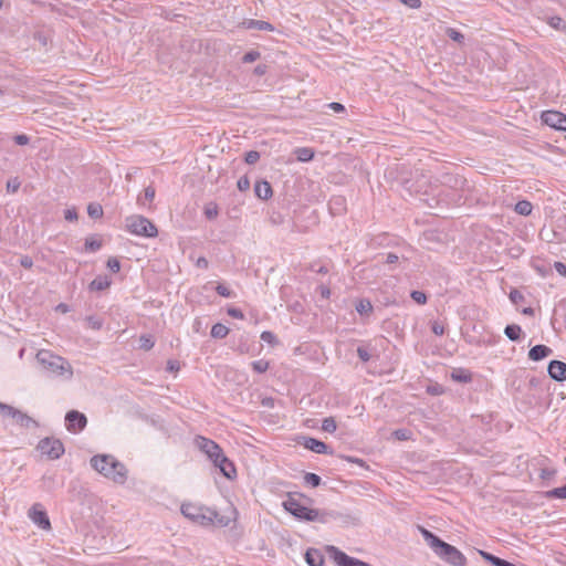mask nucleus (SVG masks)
<instances>
[{
    "label": "nucleus",
    "mask_w": 566,
    "mask_h": 566,
    "mask_svg": "<svg viewBox=\"0 0 566 566\" xmlns=\"http://www.w3.org/2000/svg\"><path fill=\"white\" fill-rule=\"evenodd\" d=\"M549 496L556 497V499H566V485L555 488L552 491H549Z\"/></svg>",
    "instance_id": "46"
},
{
    "label": "nucleus",
    "mask_w": 566,
    "mask_h": 566,
    "mask_svg": "<svg viewBox=\"0 0 566 566\" xmlns=\"http://www.w3.org/2000/svg\"><path fill=\"white\" fill-rule=\"evenodd\" d=\"M553 354L552 348L546 345H535L528 352V358L533 361H539Z\"/></svg>",
    "instance_id": "17"
},
{
    "label": "nucleus",
    "mask_w": 566,
    "mask_h": 566,
    "mask_svg": "<svg viewBox=\"0 0 566 566\" xmlns=\"http://www.w3.org/2000/svg\"><path fill=\"white\" fill-rule=\"evenodd\" d=\"M14 422L23 428H30L31 426L38 427V422L32 419L27 413L22 412L21 410L17 409L13 417H11Z\"/></svg>",
    "instance_id": "20"
},
{
    "label": "nucleus",
    "mask_w": 566,
    "mask_h": 566,
    "mask_svg": "<svg viewBox=\"0 0 566 566\" xmlns=\"http://www.w3.org/2000/svg\"><path fill=\"white\" fill-rule=\"evenodd\" d=\"M304 481L306 484L311 485L312 488H317L321 484L322 479L316 473L307 472L304 475Z\"/></svg>",
    "instance_id": "33"
},
{
    "label": "nucleus",
    "mask_w": 566,
    "mask_h": 566,
    "mask_svg": "<svg viewBox=\"0 0 566 566\" xmlns=\"http://www.w3.org/2000/svg\"><path fill=\"white\" fill-rule=\"evenodd\" d=\"M431 329L432 332L438 335V336H441L444 334V327L442 324L438 323V322H434L431 326Z\"/></svg>",
    "instance_id": "61"
},
{
    "label": "nucleus",
    "mask_w": 566,
    "mask_h": 566,
    "mask_svg": "<svg viewBox=\"0 0 566 566\" xmlns=\"http://www.w3.org/2000/svg\"><path fill=\"white\" fill-rule=\"evenodd\" d=\"M210 334L211 337L221 339L229 334V328L221 323H217L212 326Z\"/></svg>",
    "instance_id": "29"
},
{
    "label": "nucleus",
    "mask_w": 566,
    "mask_h": 566,
    "mask_svg": "<svg viewBox=\"0 0 566 566\" xmlns=\"http://www.w3.org/2000/svg\"><path fill=\"white\" fill-rule=\"evenodd\" d=\"M357 355L359 357V359L364 363L368 361L371 357L370 353L368 352V349L366 347H363V346H359L357 348Z\"/></svg>",
    "instance_id": "50"
},
{
    "label": "nucleus",
    "mask_w": 566,
    "mask_h": 566,
    "mask_svg": "<svg viewBox=\"0 0 566 566\" xmlns=\"http://www.w3.org/2000/svg\"><path fill=\"white\" fill-rule=\"evenodd\" d=\"M156 190L153 186H148L144 190V196H139L137 198V203L139 206H146V201L151 202L155 198Z\"/></svg>",
    "instance_id": "28"
},
{
    "label": "nucleus",
    "mask_w": 566,
    "mask_h": 566,
    "mask_svg": "<svg viewBox=\"0 0 566 566\" xmlns=\"http://www.w3.org/2000/svg\"><path fill=\"white\" fill-rule=\"evenodd\" d=\"M64 218H65V220L71 221V222L72 221H76L77 220V212H76V210L74 208L66 209L64 211Z\"/></svg>",
    "instance_id": "56"
},
{
    "label": "nucleus",
    "mask_w": 566,
    "mask_h": 566,
    "mask_svg": "<svg viewBox=\"0 0 566 566\" xmlns=\"http://www.w3.org/2000/svg\"><path fill=\"white\" fill-rule=\"evenodd\" d=\"M91 465L108 480L124 484L127 480V469L112 454H97L91 459Z\"/></svg>",
    "instance_id": "3"
},
{
    "label": "nucleus",
    "mask_w": 566,
    "mask_h": 566,
    "mask_svg": "<svg viewBox=\"0 0 566 566\" xmlns=\"http://www.w3.org/2000/svg\"><path fill=\"white\" fill-rule=\"evenodd\" d=\"M337 429L336 420L334 417L324 418L322 421V430L328 433L335 432Z\"/></svg>",
    "instance_id": "32"
},
{
    "label": "nucleus",
    "mask_w": 566,
    "mask_h": 566,
    "mask_svg": "<svg viewBox=\"0 0 566 566\" xmlns=\"http://www.w3.org/2000/svg\"><path fill=\"white\" fill-rule=\"evenodd\" d=\"M556 474V470L554 468L545 467L541 469L539 478L545 481L552 480Z\"/></svg>",
    "instance_id": "38"
},
{
    "label": "nucleus",
    "mask_w": 566,
    "mask_h": 566,
    "mask_svg": "<svg viewBox=\"0 0 566 566\" xmlns=\"http://www.w3.org/2000/svg\"><path fill=\"white\" fill-rule=\"evenodd\" d=\"M417 528L422 535L427 545L439 558L452 566L467 565V557L457 547L446 543L431 531L421 525H418Z\"/></svg>",
    "instance_id": "1"
},
{
    "label": "nucleus",
    "mask_w": 566,
    "mask_h": 566,
    "mask_svg": "<svg viewBox=\"0 0 566 566\" xmlns=\"http://www.w3.org/2000/svg\"><path fill=\"white\" fill-rule=\"evenodd\" d=\"M326 551L338 566H373L369 563L348 556L335 546L329 545Z\"/></svg>",
    "instance_id": "9"
},
{
    "label": "nucleus",
    "mask_w": 566,
    "mask_h": 566,
    "mask_svg": "<svg viewBox=\"0 0 566 566\" xmlns=\"http://www.w3.org/2000/svg\"><path fill=\"white\" fill-rule=\"evenodd\" d=\"M283 507L296 518L308 522H319L325 524L342 517V514L336 511L310 509L301 504L298 500L291 495L283 502Z\"/></svg>",
    "instance_id": "2"
},
{
    "label": "nucleus",
    "mask_w": 566,
    "mask_h": 566,
    "mask_svg": "<svg viewBox=\"0 0 566 566\" xmlns=\"http://www.w3.org/2000/svg\"><path fill=\"white\" fill-rule=\"evenodd\" d=\"M533 206L527 200H520L514 208V211L521 216H530L532 213Z\"/></svg>",
    "instance_id": "26"
},
{
    "label": "nucleus",
    "mask_w": 566,
    "mask_h": 566,
    "mask_svg": "<svg viewBox=\"0 0 566 566\" xmlns=\"http://www.w3.org/2000/svg\"><path fill=\"white\" fill-rule=\"evenodd\" d=\"M301 444L318 454H333V450L325 442L312 437H303Z\"/></svg>",
    "instance_id": "14"
},
{
    "label": "nucleus",
    "mask_w": 566,
    "mask_h": 566,
    "mask_svg": "<svg viewBox=\"0 0 566 566\" xmlns=\"http://www.w3.org/2000/svg\"><path fill=\"white\" fill-rule=\"evenodd\" d=\"M521 327L515 324L507 325L504 329V334L506 335V337L513 342H516L521 338Z\"/></svg>",
    "instance_id": "27"
},
{
    "label": "nucleus",
    "mask_w": 566,
    "mask_h": 566,
    "mask_svg": "<svg viewBox=\"0 0 566 566\" xmlns=\"http://www.w3.org/2000/svg\"><path fill=\"white\" fill-rule=\"evenodd\" d=\"M238 189L240 191H247L250 188V180L247 176H242L239 178L237 182Z\"/></svg>",
    "instance_id": "52"
},
{
    "label": "nucleus",
    "mask_w": 566,
    "mask_h": 566,
    "mask_svg": "<svg viewBox=\"0 0 566 566\" xmlns=\"http://www.w3.org/2000/svg\"><path fill=\"white\" fill-rule=\"evenodd\" d=\"M229 523H230V518L228 516L220 515L217 512V517L214 518V522L212 524H217L218 526L224 527V526H228Z\"/></svg>",
    "instance_id": "53"
},
{
    "label": "nucleus",
    "mask_w": 566,
    "mask_h": 566,
    "mask_svg": "<svg viewBox=\"0 0 566 566\" xmlns=\"http://www.w3.org/2000/svg\"><path fill=\"white\" fill-rule=\"evenodd\" d=\"M254 193L259 199L268 200L272 197L273 190L269 181L259 180L254 185Z\"/></svg>",
    "instance_id": "18"
},
{
    "label": "nucleus",
    "mask_w": 566,
    "mask_h": 566,
    "mask_svg": "<svg viewBox=\"0 0 566 566\" xmlns=\"http://www.w3.org/2000/svg\"><path fill=\"white\" fill-rule=\"evenodd\" d=\"M205 216L210 220L214 219L218 216V207L212 203L206 206Z\"/></svg>",
    "instance_id": "47"
},
{
    "label": "nucleus",
    "mask_w": 566,
    "mask_h": 566,
    "mask_svg": "<svg viewBox=\"0 0 566 566\" xmlns=\"http://www.w3.org/2000/svg\"><path fill=\"white\" fill-rule=\"evenodd\" d=\"M20 264L21 266H23L24 269H31L33 266V260L31 256L29 255H23L21 259H20Z\"/></svg>",
    "instance_id": "59"
},
{
    "label": "nucleus",
    "mask_w": 566,
    "mask_h": 566,
    "mask_svg": "<svg viewBox=\"0 0 566 566\" xmlns=\"http://www.w3.org/2000/svg\"><path fill=\"white\" fill-rule=\"evenodd\" d=\"M441 184L453 191L451 201L454 205H460L462 200V195L460 192L463 190L467 180L458 175L446 174L442 176Z\"/></svg>",
    "instance_id": "8"
},
{
    "label": "nucleus",
    "mask_w": 566,
    "mask_h": 566,
    "mask_svg": "<svg viewBox=\"0 0 566 566\" xmlns=\"http://www.w3.org/2000/svg\"><path fill=\"white\" fill-rule=\"evenodd\" d=\"M29 517L30 520L36 524L40 528L49 531L51 530V522L46 514V512L42 509V505L39 503H35L32 505V507L29 510Z\"/></svg>",
    "instance_id": "12"
},
{
    "label": "nucleus",
    "mask_w": 566,
    "mask_h": 566,
    "mask_svg": "<svg viewBox=\"0 0 566 566\" xmlns=\"http://www.w3.org/2000/svg\"><path fill=\"white\" fill-rule=\"evenodd\" d=\"M36 449L50 460L60 459L65 451L62 441L55 438L41 439Z\"/></svg>",
    "instance_id": "7"
},
{
    "label": "nucleus",
    "mask_w": 566,
    "mask_h": 566,
    "mask_svg": "<svg viewBox=\"0 0 566 566\" xmlns=\"http://www.w3.org/2000/svg\"><path fill=\"white\" fill-rule=\"evenodd\" d=\"M554 269H555V271H556L559 275H562V276L566 277V264H565V263L559 262V261H556V262L554 263Z\"/></svg>",
    "instance_id": "57"
},
{
    "label": "nucleus",
    "mask_w": 566,
    "mask_h": 566,
    "mask_svg": "<svg viewBox=\"0 0 566 566\" xmlns=\"http://www.w3.org/2000/svg\"><path fill=\"white\" fill-rule=\"evenodd\" d=\"M547 371L555 381H564L566 379V364L564 361L551 360Z\"/></svg>",
    "instance_id": "15"
},
{
    "label": "nucleus",
    "mask_w": 566,
    "mask_h": 566,
    "mask_svg": "<svg viewBox=\"0 0 566 566\" xmlns=\"http://www.w3.org/2000/svg\"><path fill=\"white\" fill-rule=\"evenodd\" d=\"M447 35H448L451 40H453V41H455V42H459V43L463 42V40H464V35H463L461 32H459L458 30L452 29V28H449V29L447 30Z\"/></svg>",
    "instance_id": "42"
},
{
    "label": "nucleus",
    "mask_w": 566,
    "mask_h": 566,
    "mask_svg": "<svg viewBox=\"0 0 566 566\" xmlns=\"http://www.w3.org/2000/svg\"><path fill=\"white\" fill-rule=\"evenodd\" d=\"M0 411L3 416L13 417L17 409L12 406L0 402Z\"/></svg>",
    "instance_id": "51"
},
{
    "label": "nucleus",
    "mask_w": 566,
    "mask_h": 566,
    "mask_svg": "<svg viewBox=\"0 0 566 566\" xmlns=\"http://www.w3.org/2000/svg\"><path fill=\"white\" fill-rule=\"evenodd\" d=\"M252 369L258 374H263L269 369V361L264 359L254 360L251 363Z\"/></svg>",
    "instance_id": "35"
},
{
    "label": "nucleus",
    "mask_w": 566,
    "mask_h": 566,
    "mask_svg": "<svg viewBox=\"0 0 566 566\" xmlns=\"http://www.w3.org/2000/svg\"><path fill=\"white\" fill-rule=\"evenodd\" d=\"M87 213L93 219L101 218L103 216V208L98 203H90L87 207Z\"/></svg>",
    "instance_id": "34"
},
{
    "label": "nucleus",
    "mask_w": 566,
    "mask_h": 566,
    "mask_svg": "<svg viewBox=\"0 0 566 566\" xmlns=\"http://www.w3.org/2000/svg\"><path fill=\"white\" fill-rule=\"evenodd\" d=\"M155 346V340L151 335H142L139 337V348L143 350H150Z\"/></svg>",
    "instance_id": "31"
},
{
    "label": "nucleus",
    "mask_w": 566,
    "mask_h": 566,
    "mask_svg": "<svg viewBox=\"0 0 566 566\" xmlns=\"http://www.w3.org/2000/svg\"><path fill=\"white\" fill-rule=\"evenodd\" d=\"M65 422L69 431H82L86 427L87 419L84 413L71 410L65 416Z\"/></svg>",
    "instance_id": "13"
},
{
    "label": "nucleus",
    "mask_w": 566,
    "mask_h": 566,
    "mask_svg": "<svg viewBox=\"0 0 566 566\" xmlns=\"http://www.w3.org/2000/svg\"><path fill=\"white\" fill-rule=\"evenodd\" d=\"M260 159V153L256 150H250L244 156V161L249 165H254Z\"/></svg>",
    "instance_id": "41"
},
{
    "label": "nucleus",
    "mask_w": 566,
    "mask_h": 566,
    "mask_svg": "<svg viewBox=\"0 0 566 566\" xmlns=\"http://www.w3.org/2000/svg\"><path fill=\"white\" fill-rule=\"evenodd\" d=\"M410 296L416 303H418L420 305H423L427 303V295L421 291H412Z\"/></svg>",
    "instance_id": "43"
},
{
    "label": "nucleus",
    "mask_w": 566,
    "mask_h": 566,
    "mask_svg": "<svg viewBox=\"0 0 566 566\" xmlns=\"http://www.w3.org/2000/svg\"><path fill=\"white\" fill-rule=\"evenodd\" d=\"M305 560L308 566H323L324 556L321 551L316 548H308L305 553Z\"/></svg>",
    "instance_id": "19"
},
{
    "label": "nucleus",
    "mask_w": 566,
    "mask_h": 566,
    "mask_svg": "<svg viewBox=\"0 0 566 566\" xmlns=\"http://www.w3.org/2000/svg\"><path fill=\"white\" fill-rule=\"evenodd\" d=\"M451 379L457 382L468 384L472 380V374L465 368H455L451 373Z\"/></svg>",
    "instance_id": "23"
},
{
    "label": "nucleus",
    "mask_w": 566,
    "mask_h": 566,
    "mask_svg": "<svg viewBox=\"0 0 566 566\" xmlns=\"http://www.w3.org/2000/svg\"><path fill=\"white\" fill-rule=\"evenodd\" d=\"M479 554L482 556L484 560L489 562L493 566H516L513 563L502 559L485 551H479Z\"/></svg>",
    "instance_id": "22"
},
{
    "label": "nucleus",
    "mask_w": 566,
    "mask_h": 566,
    "mask_svg": "<svg viewBox=\"0 0 566 566\" xmlns=\"http://www.w3.org/2000/svg\"><path fill=\"white\" fill-rule=\"evenodd\" d=\"M295 155L297 160L307 163L313 159L314 157V150L308 147H300L295 149Z\"/></svg>",
    "instance_id": "25"
},
{
    "label": "nucleus",
    "mask_w": 566,
    "mask_h": 566,
    "mask_svg": "<svg viewBox=\"0 0 566 566\" xmlns=\"http://www.w3.org/2000/svg\"><path fill=\"white\" fill-rule=\"evenodd\" d=\"M20 187V182L14 179V180H10L8 184H7V188L9 191H12V192H15Z\"/></svg>",
    "instance_id": "64"
},
{
    "label": "nucleus",
    "mask_w": 566,
    "mask_h": 566,
    "mask_svg": "<svg viewBox=\"0 0 566 566\" xmlns=\"http://www.w3.org/2000/svg\"><path fill=\"white\" fill-rule=\"evenodd\" d=\"M400 2H402L403 4H406L407 7L411 8V9H418L421 7V1L420 0H399Z\"/></svg>",
    "instance_id": "62"
},
{
    "label": "nucleus",
    "mask_w": 566,
    "mask_h": 566,
    "mask_svg": "<svg viewBox=\"0 0 566 566\" xmlns=\"http://www.w3.org/2000/svg\"><path fill=\"white\" fill-rule=\"evenodd\" d=\"M85 321L87 323V326L95 331L101 329L103 326V321L97 316H87Z\"/></svg>",
    "instance_id": "36"
},
{
    "label": "nucleus",
    "mask_w": 566,
    "mask_h": 566,
    "mask_svg": "<svg viewBox=\"0 0 566 566\" xmlns=\"http://www.w3.org/2000/svg\"><path fill=\"white\" fill-rule=\"evenodd\" d=\"M36 363L42 367L43 371L49 376L72 377L73 370L71 364L63 357L53 354L50 350L41 349L35 356Z\"/></svg>",
    "instance_id": "4"
},
{
    "label": "nucleus",
    "mask_w": 566,
    "mask_h": 566,
    "mask_svg": "<svg viewBox=\"0 0 566 566\" xmlns=\"http://www.w3.org/2000/svg\"><path fill=\"white\" fill-rule=\"evenodd\" d=\"M213 464L219 468L220 472L229 480L233 479L237 474L235 467L224 453Z\"/></svg>",
    "instance_id": "16"
},
{
    "label": "nucleus",
    "mask_w": 566,
    "mask_h": 566,
    "mask_svg": "<svg viewBox=\"0 0 566 566\" xmlns=\"http://www.w3.org/2000/svg\"><path fill=\"white\" fill-rule=\"evenodd\" d=\"M509 296L514 304H518L524 301V295L516 289H513Z\"/></svg>",
    "instance_id": "48"
},
{
    "label": "nucleus",
    "mask_w": 566,
    "mask_h": 566,
    "mask_svg": "<svg viewBox=\"0 0 566 566\" xmlns=\"http://www.w3.org/2000/svg\"><path fill=\"white\" fill-rule=\"evenodd\" d=\"M195 442L197 448L203 452L212 462H216L223 454L220 446L208 438L198 436Z\"/></svg>",
    "instance_id": "10"
},
{
    "label": "nucleus",
    "mask_w": 566,
    "mask_h": 566,
    "mask_svg": "<svg viewBox=\"0 0 566 566\" xmlns=\"http://www.w3.org/2000/svg\"><path fill=\"white\" fill-rule=\"evenodd\" d=\"M13 140L17 145L24 146L29 144L30 138L25 134H19L13 137Z\"/></svg>",
    "instance_id": "55"
},
{
    "label": "nucleus",
    "mask_w": 566,
    "mask_h": 566,
    "mask_svg": "<svg viewBox=\"0 0 566 566\" xmlns=\"http://www.w3.org/2000/svg\"><path fill=\"white\" fill-rule=\"evenodd\" d=\"M409 431L407 429H398L394 432V436L398 439V440H407L409 439Z\"/></svg>",
    "instance_id": "58"
},
{
    "label": "nucleus",
    "mask_w": 566,
    "mask_h": 566,
    "mask_svg": "<svg viewBox=\"0 0 566 566\" xmlns=\"http://www.w3.org/2000/svg\"><path fill=\"white\" fill-rule=\"evenodd\" d=\"M112 281L106 275H98L90 283L91 291H104L109 287Z\"/></svg>",
    "instance_id": "24"
},
{
    "label": "nucleus",
    "mask_w": 566,
    "mask_h": 566,
    "mask_svg": "<svg viewBox=\"0 0 566 566\" xmlns=\"http://www.w3.org/2000/svg\"><path fill=\"white\" fill-rule=\"evenodd\" d=\"M548 24L556 30H563L566 27L565 21L560 17H557V15L551 17L548 20Z\"/></svg>",
    "instance_id": "37"
},
{
    "label": "nucleus",
    "mask_w": 566,
    "mask_h": 566,
    "mask_svg": "<svg viewBox=\"0 0 566 566\" xmlns=\"http://www.w3.org/2000/svg\"><path fill=\"white\" fill-rule=\"evenodd\" d=\"M543 124L566 132V115L557 111H545L541 115Z\"/></svg>",
    "instance_id": "11"
},
{
    "label": "nucleus",
    "mask_w": 566,
    "mask_h": 566,
    "mask_svg": "<svg viewBox=\"0 0 566 566\" xmlns=\"http://www.w3.org/2000/svg\"><path fill=\"white\" fill-rule=\"evenodd\" d=\"M107 268L113 272L117 273L120 270V262L116 258H109L107 260Z\"/></svg>",
    "instance_id": "49"
},
{
    "label": "nucleus",
    "mask_w": 566,
    "mask_h": 566,
    "mask_svg": "<svg viewBox=\"0 0 566 566\" xmlns=\"http://www.w3.org/2000/svg\"><path fill=\"white\" fill-rule=\"evenodd\" d=\"M125 227L127 231L135 235L155 238L158 234L156 226L146 217L129 216L125 219Z\"/></svg>",
    "instance_id": "6"
},
{
    "label": "nucleus",
    "mask_w": 566,
    "mask_h": 566,
    "mask_svg": "<svg viewBox=\"0 0 566 566\" xmlns=\"http://www.w3.org/2000/svg\"><path fill=\"white\" fill-rule=\"evenodd\" d=\"M180 368V365L178 363V360H174V359H170L167 361V371H170V373H174V371H178Z\"/></svg>",
    "instance_id": "60"
},
{
    "label": "nucleus",
    "mask_w": 566,
    "mask_h": 566,
    "mask_svg": "<svg viewBox=\"0 0 566 566\" xmlns=\"http://www.w3.org/2000/svg\"><path fill=\"white\" fill-rule=\"evenodd\" d=\"M227 313H228L229 316H231L233 318H238V319H243L244 318L243 312L240 308H237V307H229Z\"/></svg>",
    "instance_id": "54"
},
{
    "label": "nucleus",
    "mask_w": 566,
    "mask_h": 566,
    "mask_svg": "<svg viewBox=\"0 0 566 566\" xmlns=\"http://www.w3.org/2000/svg\"><path fill=\"white\" fill-rule=\"evenodd\" d=\"M216 292L220 295V296H223V297H233L234 296V293L232 290H230L228 286H226L224 284H218L216 286Z\"/></svg>",
    "instance_id": "40"
},
{
    "label": "nucleus",
    "mask_w": 566,
    "mask_h": 566,
    "mask_svg": "<svg viewBox=\"0 0 566 566\" xmlns=\"http://www.w3.org/2000/svg\"><path fill=\"white\" fill-rule=\"evenodd\" d=\"M259 57H260V52L252 50V51L247 52L243 55L242 62L243 63H252V62L256 61Z\"/></svg>",
    "instance_id": "45"
},
{
    "label": "nucleus",
    "mask_w": 566,
    "mask_h": 566,
    "mask_svg": "<svg viewBox=\"0 0 566 566\" xmlns=\"http://www.w3.org/2000/svg\"><path fill=\"white\" fill-rule=\"evenodd\" d=\"M180 510L186 518L201 526L211 525L217 517V511L192 503L182 504Z\"/></svg>",
    "instance_id": "5"
},
{
    "label": "nucleus",
    "mask_w": 566,
    "mask_h": 566,
    "mask_svg": "<svg viewBox=\"0 0 566 566\" xmlns=\"http://www.w3.org/2000/svg\"><path fill=\"white\" fill-rule=\"evenodd\" d=\"M373 304L367 298H361L356 305V311L360 315H369L373 312Z\"/></svg>",
    "instance_id": "30"
},
{
    "label": "nucleus",
    "mask_w": 566,
    "mask_h": 566,
    "mask_svg": "<svg viewBox=\"0 0 566 566\" xmlns=\"http://www.w3.org/2000/svg\"><path fill=\"white\" fill-rule=\"evenodd\" d=\"M102 242L95 239L85 240V249L91 252H96L101 249Z\"/></svg>",
    "instance_id": "39"
},
{
    "label": "nucleus",
    "mask_w": 566,
    "mask_h": 566,
    "mask_svg": "<svg viewBox=\"0 0 566 566\" xmlns=\"http://www.w3.org/2000/svg\"><path fill=\"white\" fill-rule=\"evenodd\" d=\"M399 261V256L396 253L386 254L385 263L395 264Z\"/></svg>",
    "instance_id": "63"
},
{
    "label": "nucleus",
    "mask_w": 566,
    "mask_h": 566,
    "mask_svg": "<svg viewBox=\"0 0 566 566\" xmlns=\"http://www.w3.org/2000/svg\"><path fill=\"white\" fill-rule=\"evenodd\" d=\"M261 339L263 342L268 343V344H271V345L277 344L276 336L272 332H270V331L262 332Z\"/></svg>",
    "instance_id": "44"
},
{
    "label": "nucleus",
    "mask_w": 566,
    "mask_h": 566,
    "mask_svg": "<svg viewBox=\"0 0 566 566\" xmlns=\"http://www.w3.org/2000/svg\"><path fill=\"white\" fill-rule=\"evenodd\" d=\"M244 27L247 29H250V30H260V31H273L274 30V27L266 22V21H263V20H254V19H249V20H245L243 22Z\"/></svg>",
    "instance_id": "21"
}]
</instances>
